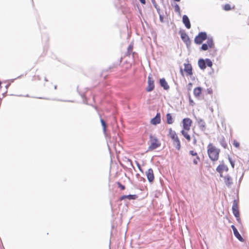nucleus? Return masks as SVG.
I'll return each mask as SVG.
<instances>
[{"instance_id": "b1692460", "label": "nucleus", "mask_w": 249, "mask_h": 249, "mask_svg": "<svg viewBox=\"0 0 249 249\" xmlns=\"http://www.w3.org/2000/svg\"><path fill=\"white\" fill-rule=\"evenodd\" d=\"M101 123L103 127L104 132L105 133L106 131V126H107L106 123L103 119H101Z\"/></svg>"}, {"instance_id": "c756f323", "label": "nucleus", "mask_w": 249, "mask_h": 249, "mask_svg": "<svg viewBox=\"0 0 249 249\" xmlns=\"http://www.w3.org/2000/svg\"><path fill=\"white\" fill-rule=\"evenodd\" d=\"M189 153H190V154L192 156H195V157L198 156L197 153L193 150L190 151L189 152Z\"/></svg>"}, {"instance_id": "aec40b11", "label": "nucleus", "mask_w": 249, "mask_h": 249, "mask_svg": "<svg viewBox=\"0 0 249 249\" xmlns=\"http://www.w3.org/2000/svg\"><path fill=\"white\" fill-rule=\"evenodd\" d=\"M188 130H185V129L182 130L181 131V133L182 135L188 141H190L191 140V137L190 135L188 133Z\"/></svg>"}, {"instance_id": "f03ea898", "label": "nucleus", "mask_w": 249, "mask_h": 249, "mask_svg": "<svg viewBox=\"0 0 249 249\" xmlns=\"http://www.w3.org/2000/svg\"><path fill=\"white\" fill-rule=\"evenodd\" d=\"M151 144L149 146L148 150H152L159 147L160 145V143L158 140L154 136L150 137Z\"/></svg>"}, {"instance_id": "ddd939ff", "label": "nucleus", "mask_w": 249, "mask_h": 249, "mask_svg": "<svg viewBox=\"0 0 249 249\" xmlns=\"http://www.w3.org/2000/svg\"><path fill=\"white\" fill-rule=\"evenodd\" d=\"M181 38L182 40L187 44L188 45L190 43V39L188 35L185 33H182L181 34Z\"/></svg>"}, {"instance_id": "72a5a7b5", "label": "nucleus", "mask_w": 249, "mask_h": 249, "mask_svg": "<svg viewBox=\"0 0 249 249\" xmlns=\"http://www.w3.org/2000/svg\"><path fill=\"white\" fill-rule=\"evenodd\" d=\"M152 3L153 4L155 7L157 9V5L155 0H152Z\"/></svg>"}, {"instance_id": "c85d7f7f", "label": "nucleus", "mask_w": 249, "mask_h": 249, "mask_svg": "<svg viewBox=\"0 0 249 249\" xmlns=\"http://www.w3.org/2000/svg\"><path fill=\"white\" fill-rule=\"evenodd\" d=\"M224 9L226 11H228V10H231V6H230V5H229L228 4H227L225 5Z\"/></svg>"}, {"instance_id": "20e7f679", "label": "nucleus", "mask_w": 249, "mask_h": 249, "mask_svg": "<svg viewBox=\"0 0 249 249\" xmlns=\"http://www.w3.org/2000/svg\"><path fill=\"white\" fill-rule=\"evenodd\" d=\"M232 212L234 215L236 217L237 220L239 222L240 218H239V213L238 211V207L237 202L236 200H234L233 202L232 207Z\"/></svg>"}, {"instance_id": "1a4fd4ad", "label": "nucleus", "mask_w": 249, "mask_h": 249, "mask_svg": "<svg viewBox=\"0 0 249 249\" xmlns=\"http://www.w3.org/2000/svg\"><path fill=\"white\" fill-rule=\"evenodd\" d=\"M228 170V168L227 166L224 164H222L219 165L216 168V171L220 174V177H223L222 175V172L224 171H227Z\"/></svg>"}, {"instance_id": "ea45409f", "label": "nucleus", "mask_w": 249, "mask_h": 249, "mask_svg": "<svg viewBox=\"0 0 249 249\" xmlns=\"http://www.w3.org/2000/svg\"><path fill=\"white\" fill-rule=\"evenodd\" d=\"M1 82L0 81V88L1 87Z\"/></svg>"}, {"instance_id": "dca6fc26", "label": "nucleus", "mask_w": 249, "mask_h": 249, "mask_svg": "<svg viewBox=\"0 0 249 249\" xmlns=\"http://www.w3.org/2000/svg\"><path fill=\"white\" fill-rule=\"evenodd\" d=\"M172 140L173 141L174 145L177 149L179 150L180 148V143L178 137H176L175 139Z\"/></svg>"}, {"instance_id": "5701e85b", "label": "nucleus", "mask_w": 249, "mask_h": 249, "mask_svg": "<svg viewBox=\"0 0 249 249\" xmlns=\"http://www.w3.org/2000/svg\"><path fill=\"white\" fill-rule=\"evenodd\" d=\"M206 44L208 45L209 48H213L214 45L213 43V40L212 38H208V40H207Z\"/></svg>"}, {"instance_id": "6ab92c4d", "label": "nucleus", "mask_w": 249, "mask_h": 249, "mask_svg": "<svg viewBox=\"0 0 249 249\" xmlns=\"http://www.w3.org/2000/svg\"><path fill=\"white\" fill-rule=\"evenodd\" d=\"M169 136L172 140L175 139L176 137H178L176 132L172 130L171 128L169 130Z\"/></svg>"}, {"instance_id": "79ce46f5", "label": "nucleus", "mask_w": 249, "mask_h": 249, "mask_svg": "<svg viewBox=\"0 0 249 249\" xmlns=\"http://www.w3.org/2000/svg\"><path fill=\"white\" fill-rule=\"evenodd\" d=\"M163 0H161V1H163Z\"/></svg>"}, {"instance_id": "4c0bfd02", "label": "nucleus", "mask_w": 249, "mask_h": 249, "mask_svg": "<svg viewBox=\"0 0 249 249\" xmlns=\"http://www.w3.org/2000/svg\"><path fill=\"white\" fill-rule=\"evenodd\" d=\"M120 187H121L122 189L124 190V186L123 185H122L120 184Z\"/></svg>"}, {"instance_id": "a19ab883", "label": "nucleus", "mask_w": 249, "mask_h": 249, "mask_svg": "<svg viewBox=\"0 0 249 249\" xmlns=\"http://www.w3.org/2000/svg\"><path fill=\"white\" fill-rule=\"evenodd\" d=\"M223 146H224V147H226V145L223 144Z\"/></svg>"}, {"instance_id": "e433bc0d", "label": "nucleus", "mask_w": 249, "mask_h": 249, "mask_svg": "<svg viewBox=\"0 0 249 249\" xmlns=\"http://www.w3.org/2000/svg\"><path fill=\"white\" fill-rule=\"evenodd\" d=\"M132 47L131 45H130V46L128 47V51H130V50H132Z\"/></svg>"}, {"instance_id": "f8f14e48", "label": "nucleus", "mask_w": 249, "mask_h": 249, "mask_svg": "<svg viewBox=\"0 0 249 249\" xmlns=\"http://www.w3.org/2000/svg\"><path fill=\"white\" fill-rule=\"evenodd\" d=\"M224 182L228 187H231L232 184L231 178L229 175L225 176L224 178Z\"/></svg>"}, {"instance_id": "39448f33", "label": "nucleus", "mask_w": 249, "mask_h": 249, "mask_svg": "<svg viewBox=\"0 0 249 249\" xmlns=\"http://www.w3.org/2000/svg\"><path fill=\"white\" fill-rule=\"evenodd\" d=\"M192 124V121L189 118H185L183 120V125L184 129L189 130Z\"/></svg>"}, {"instance_id": "7ed1b4c3", "label": "nucleus", "mask_w": 249, "mask_h": 249, "mask_svg": "<svg viewBox=\"0 0 249 249\" xmlns=\"http://www.w3.org/2000/svg\"><path fill=\"white\" fill-rule=\"evenodd\" d=\"M207 38V34L205 32H201L195 38L196 44H200Z\"/></svg>"}, {"instance_id": "a878e982", "label": "nucleus", "mask_w": 249, "mask_h": 249, "mask_svg": "<svg viewBox=\"0 0 249 249\" xmlns=\"http://www.w3.org/2000/svg\"><path fill=\"white\" fill-rule=\"evenodd\" d=\"M209 47L206 43L203 44L201 46V49L203 51H206L208 49Z\"/></svg>"}, {"instance_id": "c9c22d12", "label": "nucleus", "mask_w": 249, "mask_h": 249, "mask_svg": "<svg viewBox=\"0 0 249 249\" xmlns=\"http://www.w3.org/2000/svg\"><path fill=\"white\" fill-rule=\"evenodd\" d=\"M140 1L142 4L145 3V0H140Z\"/></svg>"}, {"instance_id": "f257e3e1", "label": "nucleus", "mask_w": 249, "mask_h": 249, "mask_svg": "<svg viewBox=\"0 0 249 249\" xmlns=\"http://www.w3.org/2000/svg\"><path fill=\"white\" fill-rule=\"evenodd\" d=\"M207 148L208 154L210 159L213 161L217 160L218 159L220 150L212 144H209Z\"/></svg>"}, {"instance_id": "473e14b6", "label": "nucleus", "mask_w": 249, "mask_h": 249, "mask_svg": "<svg viewBox=\"0 0 249 249\" xmlns=\"http://www.w3.org/2000/svg\"><path fill=\"white\" fill-rule=\"evenodd\" d=\"M233 144L236 147H238L239 146V143L236 141H234Z\"/></svg>"}, {"instance_id": "cd10ccee", "label": "nucleus", "mask_w": 249, "mask_h": 249, "mask_svg": "<svg viewBox=\"0 0 249 249\" xmlns=\"http://www.w3.org/2000/svg\"><path fill=\"white\" fill-rule=\"evenodd\" d=\"M199 158L198 156L196 157V158L193 159V163L195 164H197L198 163V161L199 160Z\"/></svg>"}, {"instance_id": "0eeeda50", "label": "nucleus", "mask_w": 249, "mask_h": 249, "mask_svg": "<svg viewBox=\"0 0 249 249\" xmlns=\"http://www.w3.org/2000/svg\"><path fill=\"white\" fill-rule=\"evenodd\" d=\"M150 123L153 125H156L160 123V114L158 113L156 116L151 120Z\"/></svg>"}, {"instance_id": "412c9836", "label": "nucleus", "mask_w": 249, "mask_h": 249, "mask_svg": "<svg viewBox=\"0 0 249 249\" xmlns=\"http://www.w3.org/2000/svg\"><path fill=\"white\" fill-rule=\"evenodd\" d=\"M167 118V123L168 124H172L173 123V120L171 115L169 113H168L166 115Z\"/></svg>"}, {"instance_id": "6e6552de", "label": "nucleus", "mask_w": 249, "mask_h": 249, "mask_svg": "<svg viewBox=\"0 0 249 249\" xmlns=\"http://www.w3.org/2000/svg\"><path fill=\"white\" fill-rule=\"evenodd\" d=\"M146 175L148 181L150 182H152L154 178V176L153 174V171L152 169H149L146 172Z\"/></svg>"}, {"instance_id": "423d86ee", "label": "nucleus", "mask_w": 249, "mask_h": 249, "mask_svg": "<svg viewBox=\"0 0 249 249\" xmlns=\"http://www.w3.org/2000/svg\"><path fill=\"white\" fill-rule=\"evenodd\" d=\"M148 86L146 88V90L148 92L151 91L154 88V81L152 80L150 75L148 76Z\"/></svg>"}, {"instance_id": "9b49d317", "label": "nucleus", "mask_w": 249, "mask_h": 249, "mask_svg": "<svg viewBox=\"0 0 249 249\" xmlns=\"http://www.w3.org/2000/svg\"><path fill=\"white\" fill-rule=\"evenodd\" d=\"M182 21L185 27L187 29H190L191 28V24L190 22V20L188 17L186 15L183 16L182 17Z\"/></svg>"}, {"instance_id": "bb28decb", "label": "nucleus", "mask_w": 249, "mask_h": 249, "mask_svg": "<svg viewBox=\"0 0 249 249\" xmlns=\"http://www.w3.org/2000/svg\"><path fill=\"white\" fill-rule=\"evenodd\" d=\"M174 8H175V11L176 12H178L179 13V14H180V8H179V6H178V4H176L175 6H174Z\"/></svg>"}, {"instance_id": "9d476101", "label": "nucleus", "mask_w": 249, "mask_h": 249, "mask_svg": "<svg viewBox=\"0 0 249 249\" xmlns=\"http://www.w3.org/2000/svg\"><path fill=\"white\" fill-rule=\"evenodd\" d=\"M232 230H233V233L235 235V236L240 241H242L243 242L244 241L243 240V238H242V237L241 236V235L240 234V233H239V232L236 229V228L233 225H232L231 226Z\"/></svg>"}, {"instance_id": "4468645a", "label": "nucleus", "mask_w": 249, "mask_h": 249, "mask_svg": "<svg viewBox=\"0 0 249 249\" xmlns=\"http://www.w3.org/2000/svg\"><path fill=\"white\" fill-rule=\"evenodd\" d=\"M192 66L190 64H184V71L189 74V75H192Z\"/></svg>"}, {"instance_id": "2f4dec72", "label": "nucleus", "mask_w": 249, "mask_h": 249, "mask_svg": "<svg viewBox=\"0 0 249 249\" xmlns=\"http://www.w3.org/2000/svg\"><path fill=\"white\" fill-rule=\"evenodd\" d=\"M229 160L231 163V164L232 168H234V162L231 160V159L230 157H229Z\"/></svg>"}, {"instance_id": "7c9ffc66", "label": "nucleus", "mask_w": 249, "mask_h": 249, "mask_svg": "<svg viewBox=\"0 0 249 249\" xmlns=\"http://www.w3.org/2000/svg\"><path fill=\"white\" fill-rule=\"evenodd\" d=\"M198 123L199 124V125L201 126H203L204 127V122H203V121L202 120V119H199L198 121Z\"/></svg>"}, {"instance_id": "f704fd0d", "label": "nucleus", "mask_w": 249, "mask_h": 249, "mask_svg": "<svg viewBox=\"0 0 249 249\" xmlns=\"http://www.w3.org/2000/svg\"><path fill=\"white\" fill-rule=\"evenodd\" d=\"M189 101H190V104H192V105H193V104H194L193 101L190 97H189Z\"/></svg>"}, {"instance_id": "58836bf2", "label": "nucleus", "mask_w": 249, "mask_h": 249, "mask_svg": "<svg viewBox=\"0 0 249 249\" xmlns=\"http://www.w3.org/2000/svg\"><path fill=\"white\" fill-rule=\"evenodd\" d=\"M160 21H162V18H161V17H160Z\"/></svg>"}, {"instance_id": "4be33fe9", "label": "nucleus", "mask_w": 249, "mask_h": 249, "mask_svg": "<svg viewBox=\"0 0 249 249\" xmlns=\"http://www.w3.org/2000/svg\"><path fill=\"white\" fill-rule=\"evenodd\" d=\"M125 198H128V199H135L136 198V195H128V196H122L121 199H124Z\"/></svg>"}, {"instance_id": "a211bd4d", "label": "nucleus", "mask_w": 249, "mask_h": 249, "mask_svg": "<svg viewBox=\"0 0 249 249\" xmlns=\"http://www.w3.org/2000/svg\"><path fill=\"white\" fill-rule=\"evenodd\" d=\"M199 67L202 70H204L206 68V63L203 59H200L198 62Z\"/></svg>"}, {"instance_id": "2eb2a0df", "label": "nucleus", "mask_w": 249, "mask_h": 249, "mask_svg": "<svg viewBox=\"0 0 249 249\" xmlns=\"http://www.w3.org/2000/svg\"><path fill=\"white\" fill-rule=\"evenodd\" d=\"M160 86L164 88L165 89H168L169 88V86H168L167 82L165 81V79L162 78L160 79Z\"/></svg>"}, {"instance_id": "f3484780", "label": "nucleus", "mask_w": 249, "mask_h": 249, "mask_svg": "<svg viewBox=\"0 0 249 249\" xmlns=\"http://www.w3.org/2000/svg\"><path fill=\"white\" fill-rule=\"evenodd\" d=\"M201 92V88L200 87H197L195 88L194 90V95L197 97H199Z\"/></svg>"}, {"instance_id": "393cba45", "label": "nucleus", "mask_w": 249, "mask_h": 249, "mask_svg": "<svg viewBox=\"0 0 249 249\" xmlns=\"http://www.w3.org/2000/svg\"><path fill=\"white\" fill-rule=\"evenodd\" d=\"M206 65H207L208 67H212V65H213V63H212V62L211 61V60L209 59H207L206 60Z\"/></svg>"}]
</instances>
